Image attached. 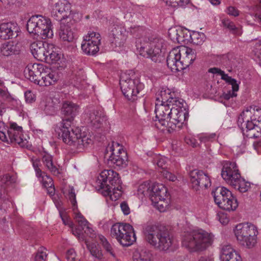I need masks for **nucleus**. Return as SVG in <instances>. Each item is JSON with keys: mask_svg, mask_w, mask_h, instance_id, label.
<instances>
[{"mask_svg": "<svg viewBox=\"0 0 261 261\" xmlns=\"http://www.w3.org/2000/svg\"><path fill=\"white\" fill-rule=\"evenodd\" d=\"M39 81L38 85L39 86H48L56 83L57 76L54 72H51L48 68H46L42 73V76Z\"/></svg>", "mask_w": 261, "mask_h": 261, "instance_id": "c85d7f7f", "label": "nucleus"}, {"mask_svg": "<svg viewBox=\"0 0 261 261\" xmlns=\"http://www.w3.org/2000/svg\"><path fill=\"white\" fill-rule=\"evenodd\" d=\"M120 85L124 96L132 101L137 99L138 95H140L144 89V85L140 82L139 79H132L126 75L121 76Z\"/></svg>", "mask_w": 261, "mask_h": 261, "instance_id": "1a4fd4ad", "label": "nucleus"}, {"mask_svg": "<svg viewBox=\"0 0 261 261\" xmlns=\"http://www.w3.org/2000/svg\"><path fill=\"white\" fill-rule=\"evenodd\" d=\"M238 243L247 248H252L256 243L257 227L251 223L239 224L234 229Z\"/></svg>", "mask_w": 261, "mask_h": 261, "instance_id": "39448f33", "label": "nucleus"}, {"mask_svg": "<svg viewBox=\"0 0 261 261\" xmlns=\"http://www.w3.org/2000/svg\"><path fill=\"white\" fill-rule=\"evenodd\" d=\"M160 96L157 99L160 101L172 103L170 116L165 126L168 131L171 133L177 127L180 129L189 116L188 112L184 106L186 103L182 99L176 97L174 92H171L168 89H162L160 92Z\"/></svg>", "mask_w": 261, "mask_h": 261, "instance_id": "f03ea898", "label": "nucleus"}, {"mask_svg": "<svg viewBox=\"0 0 261 261\" xmlns=\"http://www.w3.org/2000/svg\"><path fill=\"white\" fill-rule=\"evenodd\" d=\"M166 193L167 189L163 185H153L151 187L149 198L152 203H158L159 200L165 199Z\"/></svg>", "mask_w": 261, "mask_h": 261, "instance_id": "a878e982", "label": "nucleus"}, {"mask_svg": "<svg viewBox=\"0 0 261 261\" xmlns=\"http://www.w3.org/2000/svg\"><path fill=\"white\" fill-rule=\"evenodd\" d=\"M250 120L261 126V109L254 111L253 115L250 117Z\"/></svg>", "mask_w": 261, "mask_h": 261, "instance_id": "864d4df0", "label": "nucleus"}, {"mask_svg": "<svg viewBox=\"0 0 261 261\" xmlns=\"http://www.w3.org/2000/svg\"><path fill=\"white\" fill-rule=\"evenodd\" d=\"M119 174L113 170H105L98 176L96 188L101 192L106 189L107 186H116L119 183Z\"/></svg>", "mask_w": 261, "mask_h": 261, "instance_id": "4468645a", "label": "nucleus"}, {"mask_svg": "<svg viewBox=\"0 0 261 261\" xmlns=\"http://www.w3.org/2000/svg\"><path fill=\"white\" fill-rule=\"evenodd\" d=\"M143 233L146 242L160 252L173 251L177 247L176 240L165 226L147 223L143 227Z\"/></svg>", "mask_w": 261, "mask_h": 261, "instance_id": "f257e3e1", "label": "nucleus"}, {"mask_svg": "<svg viewBox=\"0 0 261 261\" xmlns=\"http://www.w3.org/2000/svg\"><path fill=\"white\" fill-rule=\"evenodd\" d=\"M214 201L218 206L224 210L234 211L238 206L236 198L227 189L223 187H217L212 192Z\"/></svg>", "mask_w": 261, "mask_h": 261, "instance_id": "6e6552de", "label": "nucleus"}, {"mask_svg": "<svg viewBox=\"0 0 261 261\" xmlns=\"http://www.w3.org/2000/svg\"><path fill=\"white\" fill-rule=\"evenodd\" d=\"M75 219L78 222L79 225L82 227V229H84V228L86 227L87 229L90 230V228L88 226V222L85 219V218L81 214L79 213L76 214L75 216Z\"/></svg>", "mask_w": 261, "mask_h": 261, "instance_id": "3c124183", "label": "nucleus"}, {"mask_svg": "<svg viewBox=\"0 0 261 261\" xmlns=\"http://www.w3.org/2000/svg\"><path fill=\"white\" fill-rule=\"evenodd\" d=\"M15 182V179L14 177L9 174H6L0 177V186L4 189Z\"/></svg>", "mask_w": 261, "mask_h": 261, "instance_id": "37998d69", "label": "nucleus"}, {"mask_svg": "<svg viewBox=\"0 0 261 261\" xmlns=\"http://www.w3.org/2000/svg\"><path fill=\"white\" fill-rule=\"evenodd\" d=\"M222 165L223 167L221 176L228 184H231L233 179L240 177V174L235 162L224 161Z\"/></svg>", "mask_w": 261, "mask_h": 261, "instance_id": "f3484780", "label": "nucleus"}, {"mask_svg": "<svg viewBox=\"0 0 261 261\" xmlns=\"http://www.w3.org/2000/svg\"><path fill=\"white\" fill-rule=\"evenodd\" d=\"M40 177H42V184L44 187L48 188L49 187L54 186L53 180L52 178L48 176L45 173V174H42Z\"/></svg>", "mask_w": 261, "mask_h": 261, "instance_id": "5fc2aeb1", "label": "nucleus"}, {"mask_svg": "<svg viewBox=\"0 0 261 261\" xmlns=\"http://www.w3.org/2000/svg\"><path fill=\"white\" fill-rule=\"evenodd\" d=\"M121 210L125 215H127L130 213V210L128 204L125 202H123L120 204Z\"/></svg>", "mask_w": 261, "mask_h": 261, "instance_id": "69168bd1", "label": "nucleus"}, {"mask_svg": "<svg viewBox=\"0 0 261 261\" xmlns=\"http://www.w3.org/2000/svg\"><path fill=\"white\" fill-rule=\"evenodd\" d=\"M51 16L61 22L73 19L70 4L66 0L59 1L55 3L51 10Z\"/></svg>", "mask_w": 261, "mask_h": 261, "instance_id": "f8f14e48", "label": "nucleus"}, {"mask_svg": "<svg viewBox=\"0 0 261 261\" xmlns=\"http://www.w3.org/2000/svg\"><path fill=\"white\" fill-rule=\"evenodd\" d=\"M125 31L119 25H113L109 35V40L112 46H122L126 39Z\"/></svg>", "mask_w": 261, "mask_h": 261, "instance_id": "4be33fe9", "label": "nucleus"}, {"mask_svg": "<svg viewBox=\"0 0 261 261\" xmlns=\"http://www.w3.org/2000/svg\"><path fill=\"white\" fill-rule=\"evenodd\" d=\"M68 198L72 205L73 209L74 210L77 207V202L76 200V195L73 187H69L68 192Z\"/></svg>", "mask_w": 261, "mask_h": 261, "instance_id": "09e8293b", "label": "nucleus"}, {"mask_svg": "<svg viewBox=\"0 0 261 261\" xmlns=\"http://www.w3.org/2000/svg\"><path fill=\"white\" fill-rule=\"evenodd\" d=\"M235 189L238 190L241 193H244L248 191L250 187V185L248 182H245V180L240 177H238V179H233L231 184H229Z\"/></svg>", "mask_w": 261, "mask_h": 261, "instance_id": "72a5a7b5", "label": "nucleus"}, {"mask_svg": "<svg viewBox=\"0 0 261 261\" xmlns=\"http://www.w3.org/2000/svg\"><path fill=\"white\" fill-rule=\"evenodd\" d=\"M101 36L99 33L91 32L84 39L81 48L85 54L89 56L95 55L99 50Z\"/></svg>", "mask_w": 261, "mask_h": 261, "instance_id": "9b49d317", "label": "nucleus"}, {"mask_svg": "<svg viewBox=\"0 0 261 261\" xmlns=\"http://www.w3.org/2000/svg\"><path fill=\"white\" fill-rule=\"evenodd\" d=\"M74 23L75 21L73 19L61 22L59 36L60 38L63 41L68 42L73 41L74 38V33L73 32Z\"/></svg>", "mask_w": 261, "mask_h": 261, "instance_id": "5701e85b", "label": "nucleus"}, {"mask_svg": "<svg viewBox=\"0 0 261 261\" xmlns=\"http://www.w3.org/2000/svg\"><path fill=\"white\" fill-rule=\"evenodd\" d=\"M190 38L192 42L194 44L199 45L203 42L205 37L203 33L193 31L192 34H190Z\"/></svg>", "mask_w": 261, "mask_h": 261, "instance_id": "58836bf2", "label": "nucleus"}, {"mask_svg": "<svg viewBox=\"0 0 261 261\" xmlns=\"http://www.w3.org/2000/svg\"><path fill=\"white\" fill-rule=\"evenodd\" d=\"M189 175L192 188L195 191L206 189L211 186L210 176L202 170L194 169L190 171Z\"/></svg>", "mask_w": 261, "mask_h": 261, "instance_id": "ddd939ff", "label": "nucleus"}, {"mask_svg": "<svg viewBox=\"0 0 261 261\" xmlns=\"http://www.w3.org/2000/svg\"><path fill=\"white\" fill-rule=\"evenodd\" d=\"M158 97H160V93L157 95L156 97L157 103H155V109L154 111L156 114V118L158 119L159 122L162 126H166L167 121L170 116V111H171L170 106H172V103L167 101H160L159 100H158Z\"/></svg>", "mask_w": 261, "mask_h": 261, "instance_id": "dca6fc26", "label": "nucleus"}, {"mask_svg": "<svg viewBox=\"0 0 261 261\" xmlns=\"http://www.w3.org/2000/svg\"><path fill=\"white\" fill-rule=\"evenodd\" d=\"M20 50V44L18 42L14 41L5 42L2 44L1 47V53L4 56L18 55Z\"/></svg>", "mask_w": 261, "mask_h": 261, "instance_id": "bb28decb", "label": "nucleus"}, {"mask_svg": "<svg viewBox=\"0 0 261 261\" xmlns=\"http://www.w3.org/2000/svg\"><path fill=\"white\" fill-rule=\"evenodd\" d=\"M164 40L160 37L151 36L138 48L140 55L146 58H150L155 62H161V49L163 46Z\"/></svg>", "mask_w": 261, "mask_h": 261, "instance_id": "423d86ee", "label": "nucleus"}, {"mask_svg": "<svg viewBox=\"0 0 261 261\" xmlns=\"http://www.w3.org/2000/svg\"><path fill=\"white\" fill-rule=\"evenodd\" d=\"M180 51L178 48H173L168 54L166 60L167 65L172 71L176 72L184 69Z\"/></svg>", "mask_w": 261, "mask_h": 261, "instance_id": "aec40b11", "label": "nucleus"}, {"mask_svg": "<svg viewBox=\"0 0 261 261\" xmlns=\"http://www.w3.org/2000/svg\"><path fill=\"white\" fill-rule=\"evenodd\" d=\"M227 13L234 17L238 16L240 14V11L234 7L229 6L227 8Z\"/></svg>", "mask_w": 261, "mask_h": 261, "instance_id": "680f3d73", "label": "nucleus"}, {"mask_svg": "<svg viewBox=\"0 0 261 261\" xmlns=\"http://www.w3.org/2000/svg\"><path fill=\"white\" fill-rule=\"evenodd\" d=\"M185 141L187 144L191 145L193 147H196L199 146L196 140L192 137L186 136L185 138Z\"/></svg>", "mask_w": 261, "mask_h": 261, "instance_id": "052dcab7", "label": "nucleus"}, {"mask_svg": "<svg viewBox=\"0 0 261 261\" xmlns=\"http://www.w3.org/2000/svg\"><path fill=\"white\" fill-rule=\"evenodd\" d=\"M116 144L117 147H119L116 151V153L118 154H115V149H113V152L109 157L108 161L117 166L125 167L126 166L127 162V153L123 149L121 148L119 143H116Z\"/></svg>", "mask_w": 261, "mask_h": 261, "instance_id": "393cba45", "label": "nucleus"}, {"mask_svg": "<svg viewBox=\"0 0 261 261\" xmlns=\"http://www.w3.org/2000/svg\"><path fill=\"white\" fill-rule=\"evenodd\" d=\"M167 5L172 7L182 6L189 3L190 0H164Z\"/></svg>", "mask_w": 261, "mask_h": 261, "instance_id": "de8ad7c7", "label": "nucleus"}, {"mask_svg": "<svg viewBox=\"0 0 261 261\" xmlns=\"http://www.w3.org/2000/svg\"><path fill=\"white\" fill-rule=\"evenodd\" d=\"M184 50L186 55L181 60V63L184 69L193 63L196 55L195 51L190 47L184 48Z\"/></svg>", "mask_w": 261, "mask_h": 261, "instance_id": "473e14b6", "label": "nucleus"}, {"mask_svg": "<svg viewBox=\"0 0 261 261\" xmlns=\"http://www.w3.org/2000/svg\"><path fill=\"white\" fill-rule=\"evenodd\" d=\"M237 252L229 245H224L221 248L220 258L221 261L226 260L228 257L233 256Z\"/></svg>", "mask_w": 261, "mask_h": 261, "instance_id": "e433bc0d", "label": "nucleus"}, {"mask_svg": "<svg viewBox=\"0 0 261 261\" xmlns=\"http://www.w3.org/2000/svg\"><path fill=\"white\" fill-rule=\"evenodd\" d=\"M87 123L94 129L108 127L109 125L105 113L100 110L93 109L87 113Z\"/></svg>", "mask_w": 261, "mask_h": 261, "instance_id": "2eb2a0df", "label": "nucleus"}, {"mask_svg": "<svg viewBox=\"0 0 261 261\" xmlns=\"http://www.w3.org/2000/svg\"><path fill=\"white\" fill-rule=\"evenodd\" d=\"M24 97L26 102L28 103H32L36 100L35 95L30 90H28L25 92Z\"/></svg>", "mask_w": 261, "mask_h": 261, "instance_id": "13d9d810", "label": "nucleus"}, {"mask_svg": "<svg viewBox=\"0 0 261 261\" xmlns=\"http://www.w3.org/2000/svg\"><path fill=\"white\" fill-rule=\"evenodd\" d=\"M22 128L16 123H12L10 127L7 130L8 138L11 143H17L21 147H28V141L23 139Z\"/></svg>", "mask_w": 261, "mask_h": 261, "instance_id": "a211bd4d", "label": "nucleus"}, {"mask_svg": "<svg viewBox=\"0 0 261 261\" xmlns=\"http://www.w3.org/2000/svg\"><path fill=\"white\" fill-rule=\"evenodd\" d=\"M152 257L151 251L145 248L138 249L134 254L135 261H151Z\"/></svg>", "mask_w": 261, "mask_h": 261, "instance_id": "2f4dec72", "label": "nucleus"}, {"mask_svg": "<svg viewBox=\"0 0 261 261\" xmlns=\"http://www.w3.org/2000/svg\"><path fill=\"white\" fill-rule=\"evenodd\" d=\"M214 237L212 233L202 229L193 230L184 235L182 245L190 252L203 251L213 244Z\"/></svg>", "mask_w": 261, "mask_h": 261, "instance_id": "7ed1b4c3", "label": "nucleus"}, {"mask_svg": "<svg viewBox=\"0 0 261 261\" xmlns=\"http://www.w3.org/2000/svg\"><path fill=\"white\" fill-rule=\"evenodd\" d=\"M76 253L73 249H69L66 252V258L68 261H75Z\"/></svg>", "mask_w": 261, "mask_h": 261, "instance_id": "0e129e2a", "label": "nucleus"}, {"mask_svg": "<svg viewBox=\"0 0 261 261\" xmlns=\"http://www.w3.org/2000/svg\"><path fill=\"white\" fill-rule=\"evenodd\" d=\"M129 229H126L124 232V234L121 235L118 241L123 246H129L131 245L136 240V236L134 231L133 227L129 224Z\"/></svg>", "mask_w": 261, "mask_h": 261, "instance_id": "c756f323", "label": "nucleus"}, {"mask_svg": "<svg viewBox=\"0 0 261 261\" xmlns=\"http://www.w3.org/2000/svg\"><path fill=\"white\" fill-rule=\"evenodd\" d=\"M49 170V171L55 175H58L59 174L60 172L58 168L56 166V165L54 164L53 161H51L49 162H48L46 164L44 165Z\"/></svg>", "mask_w": 261, "mask_h": 261, "instance_id": "4d7b16f0", "label": "nucleus"}, {"mask_svg": "<svg viewBox=\"0 0 261 261\" xmlns=\"http://www.w3.org/2000/svg\"><path fill=\"white\" fill-rule=\"evenodd\" d=\"M242 132L243 135L248 138H257L261 137V125L250 120L248 122Z\"/></svg>", "mask_w": 261, "mask_h": 261, "instance_id": "cd10ccee", "label": "nucleus"}, {"mask_svg": "<svg viewBox=\"0 0 261 261\" xmlns=\"http://www.w3.org/2000/svg\"><path fill=\"white\" fill-rule=\"evenodd\" d=\"M47 61L49 59L51 60V63H56L61 59V54L58 53L54 50H48Z\"/></svg>", "mask_w": 261, "mask_h": 261, "instance_id": "49530a36", "label": "nucleus"}, {"mask_svg": "<svg viewBox=\"0 0 261 261\" xmlns=\"http://www.w3.org/2000/svg\"><path fill=\"white\" fill-rule=\"evenodd\" d=\"M98 238L100 240V244L102 245V247L108 253H109L112 256L115 257V254L114 253L112 246L108 241L107 239L101 235L99 236Z\"/></svg>", "mask_w": 261, "mask_h": 261, "instance_id": "ea45409f", "label": "nucleus"}, {"mask_svg": "<svg viewBox=\"0 0 261 261\" xmlns=\"http://www.w3.org/2000/svg\"><path fill=\"white\" fill-rule=\"evenodd\" d=\"M168 36L170 39L174 41L179 42L180 41V36L178 34V31L175 28L170 29L168 31Z\"/></svg>", "mask_w": 261, "mask_h": 261, "instance_id": "8fccbe9b", "label": "nucleus"}, {"mask_svg": "<svg viewBox=\"0 0 261 261\" xmlns=\"http://www.w3.org/2000/svg\"><path fill=\"white\" fill-rule=\"evenodd\" d=\"M65 133L63 135L62 133L58 135V138L69 145L75 146L79 150L84 149L92 142L88 136L75 133L72 129L67 130Z\"/></svg>", "mask_w": 261, "mask_h": 261, "instance_id": "9d476101", "label": "nucleus"}, {"mask_svg": "<svg viewBox=\"0 0 261 261\" xmlns=\"http://www.w3.org/2000/svg\"><path fill=\"white\" fill-rule=\"evenodd\" d=\"M33 166L35 170L36 175L38 177H41L42 174H45L44 172H42L41 170L39 168L38 162L35 161L33 163Z\"/></svg>", "mask_w": 261, "mask_h": 261, "instance_id": "338daca9", "label": "nucleus"}, {"mask_svg": "<svg viewBox=\"0 0 261 261\" xmlns=\"http://www.w3.org/2000/svg\"><path fill=\"white\" fill-rule=\"evenodd\" d=\"M47 101L57 110L61 106V100L59 94L49 98Z\"/></svg>", "mask_w": 261, "mask_h": 261, "instance_id": "603ef678", "label": "nucleus"}, {"mask_svg": "<svg viewBox=\"0 0 261 261\" xmlns=\"http://www.w3.org/2000/svg\"><path fill=\"white\" fill-rule=\"evenodd\" d=\"M19 27L13 22H4L0 24V39L8 40L16 38L19 32Z\"/></svg>", "mask_w": 261, "mask_h": 261, "instance_id": "412c9836", "label": "nucleus"}, {"mask_svg": "<svg viewBox=\"0 0 261 261\" xmlns=\"http://www.w3.org/2000/svg\"><path fill=\"white\" fill-rule=\"evenodd\" d=\"M53 158V157L52 155L45 152L44 154L42 156V162L43 164L45 165L48 162L52 161Z\"/></svg>", "mask_w": 261, "mask_h": 261, "instance_id": "774afa93", "label": "nucleus"}, {"mask_svg": "<svg viewBox=\"0 0 261 261\" xmlns=\"http://www.w3.org/2000/svg\"><path fill=\"white\" fill-rule=\"evenodd\" d=\"M151 187L147 182H144L140 185L138 188V194L142 195L144 196H148L149 197Z\"/></svg>", "mask_w": 261, "mask_h": 261, "instance_id": "c03bdc74", "label": "nucleus"}, {"mask_svg": "<svg viewBox=\"0 0 261 261\" xmlns=\"http://www.w3.org/2000/svg\"><path fill=\"white\" fill-rule=\"evenodd\" d=\"M122 182L119 179V183L116 184V186H111L110 187L107 186L106 189L102 190L101 191V194L105 196H112V193H115V190L120 191H121L122 187H121Z\"/></svg>", "mask_w": 261, "mask_h": 261, "instance_id": "4c0bfd02", "label": "nucleus"}, {"mask_svg": "<svg viewBox=\"0 0 261 261\" xmlns=\"http://www.w3.org/2000/svg\"><path fill=\"white\" fill-rule=\"evenodd\" d=\"M44 66L41 64H29L24 71L25 76L31 82L38 85L44 70Z\"/></svg>", "mask_w": 261, "mask_h": 261, "instance_id": "6ab92c4d", "label": "nucleus"}, {"mask_svg": "<svg viewBox=\"0 0 261 261\" xmlns=\"http://www.w3.org/2000/svg\"><path fill=\"white\" fill-rule=\"evenodd\" d=\"M231 85L232 91H228L227 93H224L222 97L226 100H229L230 98L236 97L237 94L236 93L239 90V85L238 84L237 80H236V84H229Z\"/></svg>", "mask_w": 261, "mask_h": 261, "instance_id": "a19ab883", "label": "nucleus"}, {"mask_svg": "<svg viewBox=\"0 0 261 261\" xmlns=\"http://www.w3.org/2000/svg\"><path fill=\"white\" fill-rule=\"evenodd\" d=\"M247 115L243 112L241 113L238 117V124L239 127L241 129L242 131H243L244 128H245L248 122H250V120L246 119Z\"/></svg>", "mask_w": 261, "mask_h": 261, "instance_id": "a18cd8bd", "label": "nucleus"}, {"mask_svg": "<svg viewBox=\"0 0 261 261\" xmlns=\"http://www.w3.org/2000/svg\"><path fill=\"white\" fill-rule=\"evenodd\" d=\"M128 228H130L129 224L115 223L111 228V235L118 241L121 237L120 236L124 234V232L126 231V229H129Z\"/></svg>", "mask_w": 261, "mask_h": 261, "instance_id": "7c9ffc66", "label": "nucleus"}, {"mask_svg": "<svg viewBox=\"0 0 261 261\" xmlns=\"http://www.w3.org/2000/svg\"><path fill=\"white\" fill-rule=\"evenodd\" d=\"M208 72L213 74H218L221 76V79L225 81L228 84H236V80L228 76L227 74L225 73L224 71L217 67L211 68L208 70Z\"/></svg>", "mask_w": 261, "mask_h": 261, "instance_id": "f704fd0d", "label": "nucleus"}, {"mask_svg": "<svg viewBox=\"0 0 261 261\" xmlns=\"http://www.w3.org/2000/svg\"><path fill=\"white\" fill-rule=\"evenodd\" d=\"M223 25L228 29L232 34L240 35L242 34L241 30L239 28L236 27L234 23L230 20H224L222 22Z\"/></svg>", "mask_w": 261, "mask_h": 261, "instance_id": "79ce46f5", "label": "nucleus"}, {"mask_svg": "<svg viewBox=\"0 0 261 261\" xmlns=\"http://www.w3.org/2000/svg\"><path fill=\"white\" fill-rule=\"evenodd\" d=\"M87 248L91 254L98 260H101L103 258V254L100 248L95 244H89L87 245Z\"/></svg>", "mask_w": 261, "mask_h": 261, "instance_id": "c9c22d12", "label": "nucleus"}, {"mask_svg": "<svg viewBox=\"0 0 261 261\" xmlns=\"http://www.w3.org/2000/svg\"><path fill=\"white\" fill-rule=\"evenodd\" d=\"M47 254L42 250H39L35 257V261H45Z\"/></svg>", "mask_w": 261, "mask_h": 261, "instance_id": "e2e57ef3", "label": "nucleus"}, {"mask_svg": "<svg viewBox=\"0 0 261 261\" xmlns=\"http://www.w3.org/2000/svg\"><path fill=\"white\" fill-rule=\"evenodd\" d=\"M79 107L76 104L68 101L62 103L61 114L62 121L56 125L55 132L57 135L65 134V132L71 128V124L75 116L79 112Z\"/></svg>", "mask_w": 261, "mask_h": 261, "instance_id": "0eeeda50", "label": "nucleus"}, {"mask_svg": "<svg viewBox=\"0 0 261 261\" xmlns=\"http://www.w3.org/2000/svg\"><path fill=\"white\" fill-rule=\"evenodd\" d=\"M32 54L35 58L41 61H47L48 50L42 41H35L30 47Z\"/></svg>", "mask_w": 261, "mask_h": 261, "instance_id": "b1692460", "label": "nucleus"}, {"mask_svg": "<svg viewBox=\"0 0 261 261\" xmlns=\"http://www.w3.org/2000/svg\"><path fill=\"white\" fill-rule=\"evenodd\" d=\"M44 110L47 115H52L56 112L57 109L54 108L50 103L47 101Z\"/></svg>", "mask_w": 261, "mask_h": 261, "instance_id": "bf43d9fd", "label": "nucleus"}, {"mask_svg": "<svg viewBox=\"0 0 261 261\" xmlns=\"http://www.w3.org/2000/svg\"><path fill=\"white\" fill-rule=\"evenodd\" d=\"M166 163L167 159L163 156H157L153 159V163L156 164L159 167L162 169L166 168Z\"/></svg>", "mask_w": 261, "mask_h": 261, "instance_id": "6e6d98bb", "label": "nucleus"}, {"mask_svg": "<svg viewBox=\"0 0 261 261\" xmlns=\"http://www.w3.org/2000/svg\"><path fill=\"white\" fill-rule=\"evenodd\" d=\"M51 27L50 19L40 15L32 16L26 25L27 30L30 34H33L42 39L53 37Z\"/></svg>", "mask_w": 261, "mask_h": 261, "instance_id": "20e7f679", "label": "nucleus"}]
</instances>
